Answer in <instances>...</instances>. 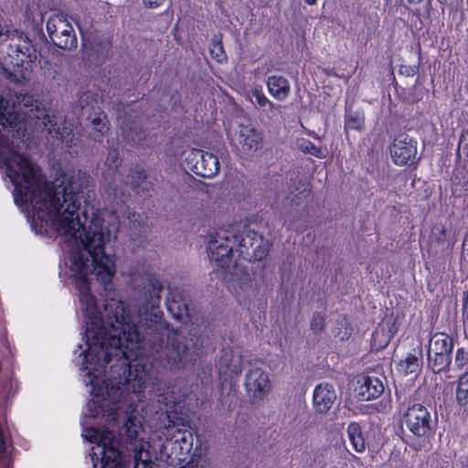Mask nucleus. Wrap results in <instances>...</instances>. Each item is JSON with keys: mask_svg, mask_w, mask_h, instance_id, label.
Here are the masks:
<instances>
[{"mask_svg": "<svg viewBox=\"0 0 468 468\" xmlns=\"http://www.w3.org/2000/svg\"><path fill=\"white\" fill-rule=\"evenodd\" d=\"M163 282L155 274L148 276V299L144 306V317L125 321L123 303L112 302L106 305L108 328H101L83 336L85 348L79 346L78 362L84 384L90 387L91 399L87 403L88 413L81 420L82 437L92 443L90 457L93 468H153L151 442L143 425V417L137 412L139 405L127 415L117 440L109 428L100 430L91 420L103 417L109 423L114 422L118 410L125 400L132 405L139 403L147 391L158 404L155 412L165 414L166 423L161 431L166 441L183 443L186 451L192 447V434L186 429L176 428L172 414L177 412L181 399L165 387L160 368L174 371L193 364L200 352L190 351L183 345L180 334H167L168 343L156 355L146 354L153 340L144 334L156 335L164 328L163 313L160 310Z\"/></svg>", "mask_w": 468, "mask_h": 468, "instance_id": "obj_1", "label": "nucleus"}, {"mask_svg": "<svg viewBox=\"0 0 468 468\" xmlns=\"http://www.w3.org/2000/svg\"><path fill=\"white\" fill-rule=\"evenodd\" d=\"M27 135L26 124L15 106L0 96V169L14 186V201L27 213L32 229L39 235L54 231L67 244L60 275L78 291L85 324L83 336L109 327L106 305L113 301L123 303L125 321L132 319L126 303L120 300H106L101 313L90 292L91 275L104 285L112 284L115 275L114 256L106 252L105 246L112 232L119 229L116 211L90 207V195H85L89 176L80 170L64 175L49 186L39 168L16 151L25 144Z\"/></svg>", "mask_w": 468, "mask_h": 468, "instance_id": "obj_2", "label": "nucleus"}, {"mask_svg": "<svg viewBox=\"0 0 468 468\" xmlns=\"http://www.w3.org/2000/svg\"><path fill=\"white\" fill-rule=\"evenodd\" d=\"M208 257L218 278L227 283L228 290L239 300L249 295L253 289L251 275L237 259L247 261H261L268 253V244L256 231L243 226L220 229L208 240Z\"/></svg>", "mask_w": 468, "mask_h": 468, "instance_id": "obj_3", "label": "nucleus"}, {"mask_svg": "<svg viewBox=\"0 0 468 468\" xmlns=\"http://www.w3.org/2000/svg\"><path fill=\"white\" fill-rule=\"evenodd\" d=\"M37 60V51L28 42L22 45L9 46L7 58L0 60L4 76L16 83L29 80Z\"/></svg>", "mask_w": 468, "mask_h": 468, "instance_id": "obj_4", "label": "nucleus"}, {"mask_svg": "<svg viewBox=\"0 0 468 468\" xmlns=\"http://www.w3.org/2000/svg\"><path fill=\"white\" fill-rule=\"evenodd\" d=\"M28 116L36 117V124L43 125L48 133L51 134L56 139L65 144L67 151L71 154H78L79 151L82 148L83 144L80 137V129L77 122H69L67 125V120L56 128L57 122L55 116L48 113L41 112V115L28 114Z\"/></svg>", "mask_w": 468, "mask_h": 468, "instance_id": "obj_5", "label": "nucleus"}, {"mask_svg": "<svg viewBox=\"0 0 468 468\" xmlns=\"http://www.w3.org/2000/svg\"><path fill=\"white\" fill-rule=\"evenodd\" d=\"M119 153L116 149H111L108 152L105 165L106 169L103 172L104 184L108 186L109 197L112 195V198L116 199L118 196V183L131 186L132 188H137L141 181L144 180L146 176L144 170L131 171V177L123 179L121 172L119 171Z\"/></svg>", "mask_w": 468, "mask_h": 468, "instance_id": "obj_6", "label": "nucleus"}, {"mask_svg": "<svg viewBox=\"0 0 468 468\" xmlns=\"http://www.w3.org/2000/svg\"><path fill=\"white\" fill-rule=\"evenodd\" d=\"M79 107L90 122L93 131L90 136L94 141H101L103 134L108 132L109 126L106 115L99 106L97 94L90 90L83 92L79 98Z\"/></svg>", "mask_w": 468, "mask_h": 468, "instance_id": "obj_7", "label": "nucleus"}, {"mask_svg": "<svg viewBox=\"0 0 468 468\" xmlns=\"http://www.w3.org/2000/svg\"><path fill=\"white\" fill-rule=\"evenodd\" d=\"M452 348L453 341L448 335L436 333L430 339L427 350L429 367L434 372H441L448 367Z\"/></svg>", "mask_w": 468, "mask_h": 468, "instance_id": "obj_8", "label": "nucleus"}, {"mask_svg": "<svg viewBox=\"0 0 468 468\" xmlns=\"http://www.w3.org/2000/svg\"><path fill=\"white\" fill-rule=\"evenodd\" d=\"M47 32L55 46L69 49L77 46V37L72 25L63 14H55L47 21Z\"/></svg>", "mask_w": 468, "mask_h": 468, "instance_id": "obj_9", "label": "nucleus"}, {"mask_svg": "<svg viewBox=\"0 0 468 468\" xmlns=\"http://www.w3.org/2000/svg\"><path fill=\"white\" fill-rule=\"evenodd\" d=\"M187 168L202 177H211L219 170L218 159L211 153L200 149L185 152Z\"/></svg>", "mask_w": 468, "mask_h": 468, "instance_id": "obj_10", "label": "nucleus"}, {"mask_svg": "<svg viewBox=\"0 0 468 468\" xmlns=\"http://www.w3.org/2000/svg\"><path fill=\"white\" fill-rule=\"evenodd\" d=\"M404 422L409 431L418 437L428 435L434 424L428 409L419 403L408 408L404 414Z\"/></svg>", "mask_w": 468, "mask_h": 468, "instance_id": "obj_11", "label": "nucleus"}, {"mask_svg": "<svg viewBox=\"0 0 468 468\" xmlns=\"http://www.w3.org/2000/svg\"><path fill=\"white\" fill-rule=\"evenodd\" d=\"M231 140L236 148L244 154L254 153L262 146L261 133L250 123L240 124Z\"/></svg>", "mask_w": 468, "mask_h": 468, "instance_id": "obj_12", "label": "nucleus"}, {"mask_svg": "<svg viewBox=\"0 0 468 468\" xmlns=\"http://www.w3.org/2000/svg\"><path fill=\"white\" fill-rule=\"evenodd\" d=\"M417 154V144L412 137L406 133H399L390 147L393 162L398 165H405L411 162Z\"/></svg>", "mask_w": 468, "mask_h": 468, "instance_id": "obj_13", "label": "nucleus"}, {"mask_svg": "<svg viewBox=\"0 0 468 468\" xmlns=\"http://www.w3.org/2000/svg\"><path fill=\"white\" fill-rule=\"evenodd\" d=\"M244 385L247 393L254 399H263L271 388L268 373L260 367L249 370L245 377Z\"/></svg>", "mask_w": 468, "mask_h": 468, "instance_id": "obj_14", "label": "nucleus"}, {"mask_svg": "<svg viewBox=\"0 0 468 468\" xmlns=\"http://www.w3.org/2000/svg\"><path fill=\"white\" fill-rule=\"evenodd\" d=\"M384 391V386L378 378L361 377L355 388L356 396L359 400L367 401L378 398Z\"/></svg>", "mask_w": 468, "mask_h": 468, "instance_id": "obj_15", "label": "nucleus"}, {"mask_svg": "<svg viewBox=\"0 0 468 468\" xmlns=\"http://www.w3.org/2000/svg\"><path fill=\"white\" fill-rule=\"evenodd\" d=\"M336 399L334 386L329 383H321L315 386L313 393L314 407L321 413L327 412Z\"/></svg>", "mask_w": 468, "mask_h": 468, "instance_id": "obj_16", "label": "nucleus"}, {"mask_svg": "<svg viewBox=\"0 0 468 468\" xmlns=\"http://www.w3.org/2000/svg\"><path fill=\"white\" fill-rule=\"evenodd\" d=\"M167 311L177 321H183L189 315L188 306L182 292L178 288H168L165 299Z\"/></svg>", "mask_w": 468, "mask_h": 468, "instance_id": "obj_17", "label": "nucleus"}, {"mask_svg": "<svg viewBox=\"0 0 468 468\" xmlns=\"http://www.w3.org/2000/svg\"><path fill=\"white\" fill-rule=\"evenodd\" d=\"M269 93L278 101H284L290 94L291 86L288 80L280 75H272L267 79Z\"/></svg>", "mask_w": 468, "mask_h": 468, "instance_id": "obj_18", "label": "nucleus"}, {"mask_svg": "<svg viewBox=\"0 0 468 468\" xmlns=\"http://www.w3.org/2000/svg\"><path fill=\"white\" fill-rule=\"evenodd\" d=\"M347 434L353 449L357 452H363L366 450V442L359 424L351 422L347 427Z\"/></svg>", "mask_w": 468, "mask_h": 468, "instance_id": "obj_19", "label": "nucleus"}, {"mask_svg": "<svg viewBox=\"0 0 468 468\" xmlns=\"http://www.w3.org/2000/svg\"><path fill=\"white\" fill-rule=\"evenodd\" d=\"M421 350H419V356L409 354L406 358L399 364V368L404 374L416 373L420 368Z\"/></svg>", "mask_w": 468, "mask_h": 468, "instance_id": "obj_20", "label": "nucleus"}, {"mask_svg": "<svg viewBox=\"0 0 468 468\" xmlns=\"http://www.w3.org/2000/svg\"><path fill=\"white\" fill-rule=\"evenodd\" d=\"M455 398L459 405L466 406L468 404V371L458 378Z\"/></svg>", "mask_w": 468, "mask_h": 468, "instance_id": "obj_21", "label": "nucleus"}, {"mask_svg": "<svg viewBox=\"0 0 468 468\" xmlns=\"http://www.w3.org/2000/svg\"><path fill=\"white\" fill-rule=\"evenodd\" d=\"M122 134L128 143H137L143 138L142 131H138L135 125L124 123L122 122Z\"/></svg>", "mask_w": 468, "mask_h": 468, "instance_id": "obj_22", "label": "nucleus"}, {"mask_svg": "<svg viewBox=\"0 0 468 468\" xmlns=\"http://www.w3.org/2000/svg\"><path fill=\"white\" fill-rule=\"evenodd\" d=\"M251 96L255 99V101L251 100L253 104L263 109L268 108L270 111L275 108L274 103L266 97L261 88H254L251 90Z\"/></svg>", "mask_w": 468, "mask_h": 468, "instance_id": "obj_23", "label": "nucleus"}, {"mask_svg": "<svg viewBox=\"0 0 468 468\" xmlns=\"http://www.w3.org/2000/svg\"><path fill=\"white\" fill-rule=\"evenodd\" d=\"M364 126V115L360 112H350L346 118V128L360 131Z\"/></svg>", "mask_w": 468, "mask_h": 468, "instance_id": "obj_24", "label": "nucleus"}, {"mask_svg": "<svg viewBox=\"0 0 468 468\" xmlns=\"http://www.w3.org/2000/svg\"><path fill=\"white\" fill-rule=\"evenodd\" d=\"M301 148L304 152H306V153H308V154H312V155H314L315 157H318V158L325 157L326 150L322 148V147L316 146L314 144H313L310 141H304L301 144Z\"/></svg>", "mask_w": 468, "mask_h": 468, "instance_id": "obj_25", "label": "nucleus"}, {"mask_svg": "<svg viewBox=\"0 0 468 468\" xmlns=\"http://www.w3.org/2000/svg\"><path fill=\"white\" fill-rule=\"evenodd\" d=\"M454 365L458 369L468 366V350L464 348H458L456 350Z\"/></svg>", "mask_w": 468, "mask_h": 468, "instance_id": "obj_26", "label": "nucleus"}, {"mask_svg": "<svg viewBox=\"0 0 468 468\" xmlns=\"http://www.w3.org/2000/svg\"><path fill=\"white\" fill-rule=\"evenodd\" d=\"M446 227L441 223H436L431 229V238L438 242L444 241L446 239Z\"/></svg>", "mask_w": 468, "mask_h": 468, "instance_id": "obj_27", "label": "nucleus"}, {"mask_svg": "<svg viewBox=\"0 0 468 468\" xmlns=\"http://www.w3.org/2000/svg\"><path fill=\"white\" fill-rule=\"evenodd\" d=\"M324 325V317L321 314H314L311 321V328L314 332H320Z\"/></svg>", "mask_w": 468, "mask_h": 468, "instance_id": "obj_28", "label": "nucleus"}, {"mask_svg": "<svg viewBox=\"0 0 468 468\" xmlns=\"http://www.w3.org/2000/svg\"><path fill=\"white\" fill-rule=\"evenodd\" d=\"M212 55H215V58L219 62L225 58V54L222 47L219 44H214L213 48L210 49Z\"/></svg>", "mask_w": 468, "mask_h": 468, "instance_id": "obj_29", "label": "nucleus"}, {"mask_svg": "<svg viewBox=\"0 0 468 468\" xmlns=\"http://www.w3.org/2000/svg\"><path fill=\"white\" fill-rule=\"evenodd\" d=\"M10 38V31L5 27L0 25V45Z\"/></svg>", "mask_w": 468, "mask_h": 468, "instance_id": "obj_30", "label": "nucleus"}, {"mask_svg": "<svg viewBox=\"0 0 468 468\" xmlns=\"http://www.w3.org/2000/svg\"><path fill=\"white\" fill-rule=\"evenodd\" d=\"M165 0H143L144 6L148 8H156L160 6Z\"/></svg>", "mask_w": 468, "mask_h": 468, "instance_id": "obj_31", "label": "nucleus"}, {"mask_svg": "<svg viewBox=\"0 0 468 468\" xmlns=\"http://www.w3.org/2000/svg\"><path fill=\"white\" fill-rule=\"evenodd\" d=\"M462 260L464 263L468 264V235L465 237L463 243Z\"/></svg>", "mask_w": 468, "mask_h": 468, "instance_id": "obj_32", "label": "nucleus"}, {"mask_svg": "<svg viewBox=\"0 0 468 468\" xmlns=\"http://www.w3.org/2000/svg\"><path fill=\"white\" fill-rule=\"evenodd\" d=\"M227 368L229 369L232 372H239L241 371V365H240V357L239 356V364L238 365H226Z\"/></svg>", "mask_w": 468, "mask_h": 468, "instance_id": "obj_33", "label": "nucleus"}, {"mask_svg": "<svg viewBox=\"0 0 468 468\" xmlns=\"http://www.w3.org/2000/svg\"><path fill=\"white\" fill-rule=\"evenodd\" d=\"M390 340V336L388 335L384 336V340L382 341L381 345L379 346L383 347L388 345V343Z\"/></svg>", "mask_w": 468, "mask_h": 468, "instance_id": "obj_34", "label": "nucleus"}, {"mask_svg": "<svg viewBox=\"0 0 468 468\" xmlns=\"http://www.w3.org/2000/svg\"><path fill=\"white\" fill-rule=\"evenodd\" d=\"M30 100H31V98H29V97L26 96V97H24V98H23V100H22V101H25V104H27V103L29 102V101H30Z\"/></svg>", "mask_w": 468, "mask_h": 468, "instance_id": "obj_35", "label": "nucleus"}, {"mask_svg": "<svg viewBox=\"0 0 468 468\" xmlns=\"http://www.w3.org/2000/svg\"><path fill=\"white\" fill-rule=\"evenodd\" d=\"M317 0H305L308 5H314Z\"/></svg>", "mask_w": 468, "mask_h": 468, "instance_id": "obj_36", "label": "nucleus"}, {"mask_svg": "<svg viewBox=\"0 0 468 468\" xmlns=\"http://www.w3.org/2000/svg\"><path fill=\"white\" fill-rule=\"evenodd\" d=\"M379 334V331L377 329L374 333H373V338L374 340H376L377 336Z\"/></svg>", "mask_w": 468, "mask_h": 468, "instance_id": "obj_37", "label": "nucleus"}, {"mask_svg": "<svg viewBox=\"0 0 468 468\" xmlns=\"http://www.w3.org/2000/svg\"><path fill=\"white\" fill-rule=\"evenodd\" d=\"M135 216H136V215H135L134 213H133V214L129 213V215H128V218H129L131 221H133V219L132 218H134Z\"/></svg>", "mask_w": 468, "mask_h": 468, "instance_id": "obj_38", "label": "nucleus"}, {"mask_svg": "<svg viewBox=\"0 0 468 468\" xmlns=\"http://www.w3.org/2000/svg\"><path fill=\"white\" fill-rule=\"evenodd\" d=\"M348 455H349L351 458H353V459H355V458H356V456H355V455H353V454H351V453H349V452H348Z\"/></svg>", "mask_w": 468, "mask_h": 468, "instance_id": "obj_39", "label": "nucleus"}, {"mask_svg": "<svg viewBox=\"0 0 468 468\" xmlns=\"http://www.w3.org/2000/svg\"><path fill=\"white\" fill-rule=\"evenodd\" d=\"M465 468H468V458H467V462H466V464H465Z\"/></svg>", "mask_w": 468, "mask_h": 468, "instance_id": "obj_40", "label": "nucleus"}]
</instances>
